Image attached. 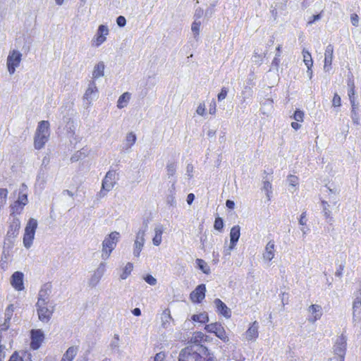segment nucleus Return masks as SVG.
Masks as SVG:
<instances>
[{
    "mask_svg": "<svg viewBox=\"0 0 361 361\" xmlns=\"http://www.w3.org/2000/svg\"><path fill=\"white\" fill-rule=\"evenodd\" d=\"M207 355V348L201 345H190L183 349L178 357V361H204Z\"/></svg>",
    "mask_w": 361,
    "mask_h": 361,
    "instance_id": "nucleus-1",
    "label": "nucleus"
},
{
    "mask_svg": "<svg viewBox=\"0 0 361 361\" xmlns=\"http://www.w3.org/2000/svg\"><path fill=\"white\" fill-rule=\"evenodd\" d=\"M50 136V124L48 121L39 122L34 137V147L36 149H42Z\"/></svg>",
    "mask_w": 361,
    "mask_h": 361,
    "instance_id": "nucleus-2",
    "label": "nucleus"
},
{
    "mask_svg": "<svg viewBox=\"0 0 361 361\" xmlns=\"http://www.w3.org/2000/svg\"><path fill=\"white\" fill-rule=\"evenodd\" d=\"M119 237L120 234L117 231H113L105 237L102 242V258L103 259L106 260L109 257L117 245Z\"/></svg>",
    "mask_w": 361,
    "mask_h": 361,
    "instance_id": "nucleus-3",
    "label": "nucleus"
},
{
    "mask_svg": "<svg viewBox=\"0 0 361 361\" xmlns=\"http://www.w3.org/2000/svg\"><path fill=\"white\" fill-rule=\"evenodd\" d=\"M37 228V221L34 218H30L25 228L23 240V245L26 249H30L32 247Z\"/></svg>",
    "mask_w": 361,
    "mask_h": 361,
    "instance_id": "nucleus-4",
    "label": "nucleus"
},
{
    "mask_svg": "<svg viewBox=\"0 0 361 361\" xmlns=\"http://www.w3.org/2000/svg\"><path fill=\"white\" fill-rule=\"evenodd\" d=\"M36 308L39 319L48 323L54 312L55 305L54 302L36 304Z\"/></svg>",
    "mask_w": 361,
    "mask_h": 361,
    "instance_id": "nucleus-5",
    "label": "nucleus"
},
{
    "mask_svg": "<svg viewBox=\"0 0 361 361\" xmlns=\"http://www.w3.org/2000/svg\"><path fill=\"white\" fill-rule=\"evenodd\" d=\"M22 61V54L16 49L9 51L6 59V68L8 73L12 75L19 67Z\"/></svg>",
    "mask_w": 361,
    "mask_h": 361,
    "instance_id": "nucleus-6",
    "label": "nucleus"
},
{
    "mask_svg": "<svg viewBox=\"0 0 361 361\" xmlns=\"http://www.w3.org/2000/svg\"><path fill=\"white\" fill-rule=\"evenodd\" d=\"M204 329L207 332L214 334L219 338L225 343L229 341L224 328L220 323L216 322L207 324L205 326Z\"/></svg>",
    "mask_w": 361,
    "mask_h": 361,
    "instance_id": "nucleus-7",
    "label": "nucleus"
},
{
    "mask_svg": "<svg viewBox=\"0 0 361 361\" xmlns=\"http://www.w3.org/2000/svg\"><path fill=\"white\" fill-rule=\"evenodd\" d=\"M109 30L106 25H100L92 39V46L99 47L106 40V36L109 35Z\"/></svg>",
    "mask_w": 361,
    "mask_h": 361,
    "instance_id": "nucleus-8",
    "label": "nucleus"
},
{
    "mask_svg": "<svg viewBox=\"0 0 361 361\" xmlns=\"http://www.w3.org/2000/svg\"><path fill=\"white\" fill-rule=\"evenodd\" d=\"M116 173L115 171H109L104 178L102 180V190L99 192L101 196H104L106 194L103 190L109 192L113 189L116 184Z\"/></svg>",
    "mask_w": 361,
    "mask_h": 361,
    "instance_id": "nucleus-9",
    "label": "nucleus"
},
{
    "mask_svg": "<svg viewBox=\"0 0 361 361\" xmlns=\"http://www.w3.org/2000/svg\"><path fill=\"white\" fill-rule=\"evenodd\" d=\"M346 337L343 334H341L337 338L334 346V356L342 357V358H345L346 350Z\"/></svg>",
    "mask_w": 361,
    "mask_h": 361,
    "instance_id": "nucleus-10",
    "label": "nucleus"
},
{
    "mask_svg": "<svg viewBox=\"0 0 361 361\" xmlns=\"http://www.w3.org/2000/svg\"><path fill=\"white\" fill-rule=\"evenodd\" d=\"M51 293V286L49 283L44 284L38 293L37 302L36 304L51 302L50 295Z\"/></svg>",
    "mask_w": 361,
    "mask_h": 361,
    "instance_id": "nucleus-11",
    "label": "nucleus"
},
{
    "mask_svg": "<svg viewBox=\"0 0 361 361\" xmlns=\"http://www.w3.org/2000/svg\"><path fill=\"white\" fill-rule=\"evenodd\" d=\"M44 339V335L41 329L31 331L30 347L33 350L38 349Z\"/></svg>",
    "mask_w": 361,
    "mask_h": 361,
    "instance_id": "nucleus-12",
    "label": "nucleus"
},
{
    "mask_svg": "<svg viewBox=\"0 0 361 361\" xmlns=\"http://www.w3.org/2000/svg\"><path fill=\"white\" fill-rule=\"evenodd\" d=\"M307 312L309 313L307 320L310 323H314L320 319L323 314L322 307L319 305H311L308 307Z\"/></svg>",
    "mask_w": 361,
    "mask_h": 361,
    "instance_id": "nucleus-13",
    "label": "nucleus"
},
{
    "mask_svg": "<svg viewBox=\"0 0 361 361\" xmlns=\"http://www.w3.org/2000/svg\"><path fill=\"white\" fill-rule=\"evenodd\" d=\"M206 286L200 284L190 293V298L192 302L200 303L205 297Z\"/></svg>",
    "mask_w": 361,
    "mask_h": 361,
    "instance_id": "nucleus-14",
    "label": "nucleus"
},
{
    "mask_svg": "<svg viewBox=\"0 0 361 361\" xmlns=\"http://www.w3.org/2000/svg\"><path fill=\"white\" fill-rule=\"evenodd\" d=\"M353 319L354 322L361 321V292L355 297L353 305Z\"/></svg>",
    "mask_w": 361,
    "mask_h": 361,
    "instance_id": "nucleus-15",
    "label": "nucleus"
},
{
    "mask_svg": "<svg viewBox=\"0 0 361 361\" xmlns=\"http://www.w3.org/2000/svg\"><path fill=\"white\" fill-rule=\"evenodd\" d=\"M334 58V47L332 44H329L325 49L324 53V71L329 72L331 70V65Z\"/></svg>",
    "mask_w": 361,
    "mask_h": 361,
    "instance_id": "nucleus-16",
    "label": "nucleus"
},
{
    "mask_svg": "<svg viewBox=\"0 0 361 361\" xmlns=\"http://www.w3.org/2000/svg\"><path fill=\"white\" fill-rule=\"evenodd\" d=\"M259 336V324L257 321L250 324L245 333V339L248 341H255Z\"/></svg>",
    "mask_w": 361,
    "mask_h": 361,
    "instance_id": "nucleus-17",
    "label": "nucleus"
},
{
    "mask_svg": "<svg viewBox=\"0 0 361 361\" xmlns=\"http://www.w3.org/2000/svg\"><path fill=\"white\" fill-rule=\"evenodd\" d=\"M275 257V243L273 240H269L264 248L262 254L264 261L270 262Z\"/></svg>",
    "mask_w": 361,
    "mask_h": 361,
    "instance_id": "nucleus-18",
    "label": "nucleus"
},
{
    "mask_svg": "<svg viewBox=\"0 0 361 361\" xmlns=\"http://www.w3.org/2000/svg\"><path fill=\"white\" fill-rule=\"evenodd\" d=\"M105 271L106 264L101 262L90 279V284L93 286H96L104 274Z\"/></svg>",
    "mask_w": 361,
    "mask_h": 361,
    "instance_id": "nucleus-19",
    "label": "nucleus"
},
{
    "mask_svg": "<svg viewBox=\"0 0 361 361\" xmlns=\"http://www.w3.org/2000/svg\"><path fill=\"white\" fill-rule=\"evenodd\" d=\"M11 283L12 286L17 290L24 289L23 274L20 271H16L11 276Z\"/></svg>",
    "mask_w": 361,
    "mask_h": 361,
    "instance_id": "nucleus-20",
    "label": "nucleus"
},
{
    "mask_svg": "<svg viewBox=\"0 0 361 361\" xmlns=\"http://www.w3.org/2000/svg\"><path fill=\"white\" fill-rule=\"evenodd\" d=\"M240 235V227L238 225L234 226L231 228L230 231V245H229V251L234 249L236 245L237 242L239 240Z\"/></svg>",
    "mask_w": 361,
    "mask_h": 361,
    "instance_id": "nucleus-21",
    "label": "nucleus"
},
{
    "mask_svg": "<svg viewBox=\"0 0 361 361\" xmlns=\"http://www.w3.org/2000/svg\"><path fill=\"white\" fill-rule=\"evenodd\" d=\"M20 227V221L18 219H14L12 224L9 226V229L6 233V239H14L19 231Z\"/></svg>",
    "mask_w": 361,
    "mask_h": 361,
    "instance_id": "nucleus-22",
    "label": "nucleus"
},
{
    "mask_svg": "<svg viewBox=\"0 0 361 361\" xmlns=\"http://www.w3.org/2000/svg\"><path fill=\"white\" fill-rule=\"evenodd\" d=\"M214 303L216 306L217 312L219 314H222L226 318L231 317V310L224 302H223L220 299L216 298L214 300Z\"/></svg>",
    "mask_w": 361,
    "mask_h": 361,
    "instance_id": "nucleus-23",
    "label": "nucleus"
},
{
    "mask_svg": "<svg viewBox=\"0 0 361 361\" xmlns=\"http://www.w3.org/2000/svg\"><path fill=\"white\" fill-rule=\"evenodd\" d=\"M164 226L161 224H157L154 227V236L152 238L154 245L159 246L162 242V234L164 232Z\"/></svg>",
    "mask_w": 361,
    "mask_h": 361,
    "instance_id": "nucleus-24",
    "label": "nucleus"
},
{
    "mask_svg": "<svg viewBox=\"0 0 361 361\" xmlns=\"http://www.w3.org/2000/svg\"><path fill=\"white\" fill-rule=\"evenodd\" d=\"M98 89L97 87L96 83L94 80H92L89 85L88 87L87 88L85 93L83 96V99L87 102L88 104H91L92 102V97L91 95L94 93L97 92Z\"/></svg>",
    "mask_w": 361,
    "mask_h": 361,
    "instance_id": "nucleus-25",
    "label": "nucleus"
},
{
    "mask_svg": "<svg viewBox=\"0 0 361 361\" xmlns=\"http://www.w3.org/2000/svg\"><path fill=\"white\" fill-rule=\"evenodd\" d=\"M321 204H322V212H323L324 216L325 218V220H326V223L331 225L333 224V222L334 221V219L331 214V212L329 208L330 205L325 200H322Z\"/></svg>",
    "mask_w": 361,
    "mask_h": 361,
    "instance_id": "nucleus-26",
    "label": "nucleus"
},
{
    "mask_svg": "<svg viewBox=\"0 0 361 361\" xmlns=\"http://www.w3.org/2000/svg\"><path fill=\"white\" fill-rule=\"evenodd\" d=\"M78 352L77 346H71L63 355L60 361H73Z\"/></svg>",
    "mask_w": 361,
    "mask_h": 361,
    "instance_id": "nucleus-27",
    "label": "nucleus"
},
{
    "mask_svg": "<svg viewBox=\"0 0 361 361\" xmlns=\"http://www.w3.org/2000/svg\"><path fill=\"white\" fill-rule=\"evenodd\" d=\"M105 65L103 61H99L94 65L92 71V79L97 80L104 75Z\"/></svg>",
    "mask_w": 361,
    "mask_h": 361,
    "instance_id": "nucleus-28",
    "label": "nucleus"
},
{
    "mask_svg": "<svg viewBox=\"0 0 361 361\" xmlns=\"http://www.w3.org/2000/svg\"><path fill=\"white\" fill-rule=\"evenodd\" d=\"M131 98V94L128 92H124L122 94L118 101H117V107L119 109H123L124 107L127 106V105L129 103V101Z\"/></svg>",
    "mask_w": 361,
    "mask_h": 361,
    "instance_id": "nucleus-29",
    "label": "nucleus"
},
{
    "mask_svg": "<svg viewBox=\"0 0 361 361\" xmlns=\"http://www.w3.org/2000/svg\"><path fill=\"white\" fill-rule=\"evenodd\" d=\"M274 101L271 99H266L262 103V108L260 109V111L264 115H268L273 109L274 106Z\"/></svg>",
    "mask_w": 361,
    "mask_h": 361,
    "instance_id": "nucleus-30",
    "label": "nucleus"
},
{
    "mask_svg": "<svg viewBox=\"0 0 361 361\" xmlns=\"http://www.w3.org/2000/svg\"><path fill=\"white\" fill-rule=\"evenodd\" d=\"M177 163L174 161H169L166 163V170L169 178L173 177L176 172Z\"/></svg>",
    "mask_w": 361,
    "mask_h": 361,
    "instance_id": "nucleus-31",
    "label": "nucleus"
},
{
    "mask_svg": "<svg viewBox=\"0 0 361 361\" xmlns=\"http://www.w3.org/2000/svg\"><path fill=\"white\" fill-rule=\"evenodd\" d=\"M137 140L136 135L133 132L127 133L125 140V146L126 149H130L135 143Z\"/></svg>",
    "mask_w": 361,
    "mask_h": 361,
    "instance_id": "nucleus-32",
    "label": "nucleus"
},
{
    "mask_svg": "<svg viewBox=\"0 0 361 361\" xmlns=\"http://www.w3.org/2000/svg\"><path fill=\"white\" fill-rule=\"evenodd\" d=\"M196 264L198 267V268L205 274H209L211 271L210 268L208 266L207 263L202 259H196Z\"/></svg>",
    "mask_w": 361,
    "mask_h": 361,
    "instance_id": "nucleus-33",
    "label": "nucleus"
},
{
    "mask_svg": "<svg viewBox=\"0 0 361 361\" xmlns=\"http://www.w3.org/2000/svg\"><path fill=\"white\" fill-rule=\"evenodd\" d=\"M302 56L305 64L306 65L307 69H310V68H312L313 66V61L310 53L304 49L302 50Z\"/></svg>",
    "mask_w": 361,
    "mask_h": 361,
    "instance_id": "nucleus-34",
    "label": "nucleus"
},
{
    "mask_svg": "<svg viewBox=\"0 0 361 361\" xmlns=\"http://www.w3.org/2000/svg\"><path fill=\"white\" fill-rule=\"evenodd\" d=\"M201 22L195 19L191 25V30L193 34L194 38L197 40L200 30Z\"/></svg>",
    "mask_w": 361,
    "mask_h": 361,
    "instance_id": "nucleus-35",
    "label": "nucleus"
},
{
    "mask_svg": "<svg viewBox=\"0 0 361 361\" xmlns=\"http://www.w3.org/2000/svg\"><path fill=\"white\" fill-rule=\"evenodd\" d=\"M175 184H176V181H173L171 185V194L170 195H169L166 199L167 204L171 207L176 206V203L175 196H174V194H175L174 191L176 190Z\"/></svg>",
    "mask_w": 361,
    "mask_h": 361,
    "instance_id": "nucleus-36",
    "label": "nucleus"
},
{
    "mask_svg": "<svg viewBox=\"0 0 361 361\" xmlns=\"http://www.w3.org/2000/svg\"><path fill=\"white\" fill-rule=\"evenodd\" d=\"M23 207H24L22 205V204L16 201L11 206V215L20 214L22 212Z\"/></svg>",
    "mask_w": 361,
    "mask_h": 361,
    "instance_id": "nucleus-37",
    "label": "nucleus"
},
{
    "mask_svg": "<svg viewBox=\"0 0 361 361\" xmlns=\"http://www.w3.org/2000/svg\"><path fill=\"white\" fill-rule=\"evenodd\" d=\"M147 226L144 228H140L139 231L136 233V237L135 242H139L140 243L145 244V235L146 233Z\"/></svg>",
    "mask_w": 361,
    "mask_h": 361,
    "instance_id": "nucleus-38",
    "label": "nucleus"
},
{
    "mask_svg": "<svg viewBox=\"0 0 361 361\" xmlns=\"http://www.w3.org/2000/svg\"><path fill=\"white\" fill-rule=\"evenodd\" d=\"M133 269V264L131 262H128L125 266L123 273L121 274V279H126L131 273Z\"/></svg>",
    "mask_w": 361,
    "mask_h": 361,
    "instance_id": "nucleus-39",
    "label": "nucleus"
},
{
    "mask_svg": "<svg viewBox=\"0 0 361 361\" xmlns=\"http://www.w3.org/2000/svg\"><path fill=\"white\" fill-rule=\"evenodd\" d=\"M192 319L195 322H198L200 323H206L209 321V317L205 313H201L199 314L192 315Z\"/></svg>",
    "mask_w": 361,
    "mask_h": 361,
    "instance_id": "nucleus-40",
    "label": "nucleus"
},
{
    "mask_svg": "<svg viewBox=\"0 0 361 361\" xmlns=\"http://www.w3.org/2000/svg\"><path fill=\"white\" fill-rule=\"evenodd\" d=\"M11 324V319L0 318V331H7Z\"/></svg>",
    "mask_w": 361,
    "mask_h": 361,
    "instance_id": "nucleus-41",
    "label": "nucleus"
},
{
    "mask_svg": "<svg viewBox=\"0 0 361 361\" xmlns=\"http://www.w3.org/2000/svg\"><path fill=\"white\" fill-rule=\"evenodd\" d=\"M204 334L202 332H195L191 338V343L192 345L200 344V343L204 340Z\"/></svg>",
    "mask_w": 361,
    "mask_h": 361,
    "instance_id": "nucleus-42",
    "label": "nucleus"
},
{
    "mask_svg": "<svg viewBox=\"0 0 361 361\" xmlns=\"http://www.w3.org/2000/svg\"><path fill=\"white\" fill-rule=\"evenodd\" d=\"M144 246V244L134 242V246H133V255L135 257H138L140 256V252L142 250V247Z\"/></svg>",
    "mask_w": 361,
    "mask_h": 361,
    "instance_id": "nucleus-43",
    "label": "nucleus"
},
{
    "mask_svg": "<svg viewBox=\"0 0 361 361\" xmlns=\"http://www.w3.org/2000/svg\"><path fill=\"white\" fill-rule=\"evenodd\" d=\"M8 190L6 188H0V207L6 204Z\"/></svg>",
    "mask_w": 361,
    "mask_h": 361,
    "instance_id": "nucleus-44",
    "label": "nucleus"
},
{
    "mask_svg": "<svg viewBox=\"0 0 361 361\" xmlns=\"http://www.w3.org/2000/svg\"><path fill=\"white\" fill-rule=\"evenodd\" d=\"M14 306L13 305H9L6 309L5 310V312H4V318H6V319H11L12 318L13 315V312H14Z\"/></svg>",
    "mask_w": 361,
    "mask_h": 361,
    "instance_id": "nucleus-45",
    "label": "nucleus"
},
{
    "mask_svg": "<svg viewBox=\"0 0 361 361\" xmlns=\"http://www.w3.org/2000/svg\"><path fill=\"white\" fill-rule=\"evenodd\" d=\"M348 85L349 86L348 97H349L350 101H351V99H355V85H354L353 82L348 81Z\"/></svg>",
    "mask_w": 361,
    "mask_h": 361,
    "instance_id": "nucleus-46",
    "label": "nucleus"
},
{
    "mask_svg": "<svg viewBox=\"0 0 361 361\" xmlns=\"http://www.w3.org/2000/svg\"><path fill=\"white\" fill-rule=\"evenodd\" d=\"M166 358V354L164 352H159L157 353L154 357H151L148 361H164Z\"/></svg>",
    "mask_w": 361,
    "mask_h": 361,
    "instance_id": "nucleus-47",
    "label": "nucleus"
},
{
    "mask_svg": "<svg viewBox=\"0 0 361 361\" xmlns=\"http://www.w3.org/2000/svg\"><path fill=\"white\" fill-rule=\"evenodd\" d=\"M263 189L266 192V195L268 197V200H270L271 194L272 192H271V183L269 182V181H264V185H263Z\"/></svg>",
    "mask_w": 361,
    "mask_h": 361,
    "instance_id": "nucleus-48",
    "label": "nucleus"
},
{
    "mask_svg": "<svg viewBox=\"0 0 361 361\" xmlns=\"http://www.w3.org/2000/svg\"><path fill=\"white\" fill-rule=\"evenodd\" d=\"M196 113L201 116H204L206 114V106L204 102L199 104L196 109Z\"/></svg>",
    "mask_w": 361,
    "mask_h": 361,
    "instance_id": "nucleus-49",
    "label": "nucleus"
},
{
    "mask_svg": "<svg viewBox=\"0 0 361 361\" xmlns=\"http://www.w3.org/2000/svg\"><path fill=\"white\" fill-rule=\"evenodd\" d=\"M350 117H351L352 121L355 125H356V126L360 125V116H359L357 111H356V110L351 111Z\"/></svg>",
    "mask_w": 361,
    "mask_h": 361,
    "instance_id": "nucleus-50",
    "label": "nucleus"
},
{
    "mask_svg": "<svg viewBox=\"0 0 361 361\" xmlns=\"http://www.w3.org/2000/svg\"><path fill=\"white\" fill-rule=\"evenodd\" d=\"M304 118V113L300 110H296L293 115V118L298 122H302Z\"/></svg>",
    "mask_w": 361,
    "mask_h": 361,
    "instance_id": "nucleus-51",
    "label": "nucleus"
},
{
    "mask_svg": "<svg viewBox=\"0 0 361 361\" xmlns=\"http://www.w3.org/2000/svg\"><path fill=\"white\" fill-rule=\"evenodd\" d=\"M144 280L148 284L151 286H155L157 284V279L152 275L147 274L144 277Z\"/></svg>",
    "mask_w": 361,
    "mask_h": 361,
    "instance_id": "nucleus-52",
    "label": "nucleus"
},
{
    "mask_svg": "<svg viewBox=\"0 0 361 361\" xmlns=\"http://www.w3.org/2000/svg\"><path fill=\"white\" fill-rule=\"evenodd\" d=\"M287 180L288 182V184L291 186H296L298 184V177L293 175L288 176Z\"/></svg>",
    "mask_w": 361,
    "mask_h": 361,
    "instance_id": "nucleus-53",
    "label": "nucleus"
},
{
    "mask_svg": "<svg viewBox=\"0 0 361 361\" xmlns=\"http://www.w3.org/2000/svg\"><path fill=\"white\" fill-rule=\"evenodd\" d=\"M214 227L216 230L221 231L224 227L223 219L218 217L215 219Z\"/></svg>",
    "mask_w": 361,
    "mask_h": 361,
    "instance_id": "nucleus-54",
    "label": "nucleus"
},
{
    "mask_svg": "<svg viewBox=\"0 0 361 361\" xmlns=\"http://www.w3.org/2000/svg\"><path fill=\"white\" fill-rule=\"evenodd\" d=\"M253 61L257 65H261L263 61V56L261 54H259L257 52H255L252 56Z\"/></svg>",
    "mask_w": 361,
    "mask_h": 361,
    "instance_id": "nucleus-55",
    "label": "nucleus"
},
{
    "mask_svg": "<svg viewBox=\"0 0 361 361\" xmlns=\"http://www.w3.org/2000/svg\"><path fill=\"white\" fill-rule=\"evenodd\" d=\"M332 105L335 107L340 106L341 105V97L337 93H335L334 95Z\"/></svg>",
    "mask_w": 361,
    "mask_h": 361,
    "instance_id": "nucleus-56",
    "label": "nucleus"
},
{
    "mask_svg": "<svg viewBox=\"0 0 361 361\" xmlns=\"http://www.w3.org/2000/svg\"><path fill=\"white\" fill-rule=\"evenodd\" d=\"M17 202L22 204V205L23 207L25 206L27 204V195L26 194H20Z\"/></svg>",
    "mask_w": 361,
    "mask_h": 361,
    "instance_id": "nucleus-57",
    "label": "nucleus"
},
{
    "mask_svg": "<svg viewBox=\"0 0 361 361\" xmlns=\"http://www.w3.org/2000/svg\"><path fill=\"white\" fill-rule=\"evenodd\" d=\"M228 94V90L226 87H222L221 92L219 93L217 97L219 101L224 99Z\"/></svg>",
    "mask_w": 361,
    "mask_h": 361,
    "instance_id": "nucleus-58",
    "label": "nucleus"
},
{
    "mask_svg": "<svg viewBox=\"0 0 361 361\" xmlns=\"http://www.w3.org/2000/svg\"><path fill=\"white\" fill-rule=\"evenodd\" d=\"M307 219L306 218V212H303L299 219V224L302 226H307Z\"/></svg>",
    "mask_w": 361,
    "mask_h": 361,
    "instance_id": "nucleus-59",
    "label": "nucleus"
},
{
    "mask_svg": "<svg viewBox=\"0 0 361 361\" xmlns=\"http://www.w3.org/2000/svg\"><path fill=\"white\" fill-rule=\"evenodd\" d=\"M116 23L121 27H124L126 24V20L125 17H123L122 16H118L116 18Z\"/></svg>",
    "mask_w": 361,
    "mask_h": 361,
    "instance_id": "nucleus-60",
    "label": "nucleus"
},
{
    "mask_svg": "<svg viewBox=\"0 0 361 361\" xmlns=\"http://www.w3.org/2000/svg\"><path fill=\"white\" fill-rule=\"evenodd\" d=\"M216 111V104L214 99H212L211 103L209 104V114L212 115H214Z\"/></svg>",
    "mask_w": 361,
    "mask_h": 361,
    "instance_id": "nucleus-61",
    "label": "nucleus"
},
{
    "mask_svg": "<svg viewBox=\"0 0 361 361\" xmlns=\"http://www.w3.org/2000/svg\"><path fill=\"white\" fill-rule=\"evenodd\" d=\"M351 23L353 26L357 27L359 23V16L356 13H353L350 16Z\"/></svg>",
    "mask_w": 361,
    "mask_h": 361,
    "instance_id": "nucleus-62",
    "label": "nucleus"
},
{
    "mask_svg": "<svg viewBox=\"0 0 361 361\" xmlns=\"http://www.w3.org/2000/svg\"><path fill=\"white\" fill-rule=\"evenodd\" d=\"M171 319V317L170 314H166L165 315H164V317H162V319H163V326L164 328H167L168 327V324H169V320H170Z\"/></svg>",
    "mask_w": 361,
    "mask_h": 361,
    "instance_id": "nucleus-63",
    "label": "nucleus"
},
{
    "mask_svg": "<svg viewBox=\"0 0 361 361\" xmlns=\"http://www.w3.org/2000/svg\"><path fill=\"white\" fill-rule=\"evenodd\" d=\"M8 361H23L22 357H20L17 353H14L10 357Z\"/></svg>",
    "mask_w": 361,
    "mask_h": 361,
    "instance_id": "nucleus-64",
    "label": "nucleus"
}]
</instances>
